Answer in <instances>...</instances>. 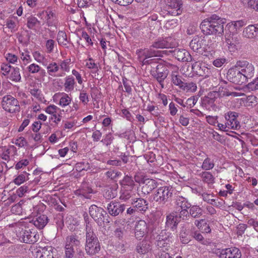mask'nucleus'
<instances>
[{
  "label": "nucleus",
  "instance_id": "11",
  "mask_svg": "<svg viewBox=\"0 0 258 258\" xmlns=\"http://www.w3.org/2000/svg\"><path fill=\"white\" fill-rule=\"evenodd\" d=\"M89 212L91 217L99 226H101L104 222V215H106V213L103 209L93 205L90 207Z\"/></svg>",
  "mask_w": 258,
  "mask_h": 258
},
{
  "label": "nucleus",
  "instance_id": "27",
  "mask_svg": "<svg viewBox=\"0 0 258 258\" xmlns=\"http://www.w3.org/2000/svg\"><path fill=\"white\" fill-rule=\"evenodd\" d=\"M176 217L174 213H171L166 216V226L170 227L173 231L176 228L178 224Z\"/></svg>",
  "mask_w": 258,
  "mask_h": 258
},
{
  "label": "nucleus",
  "instance_id": "48",
  "mask_svg": "<svg viewBox=\"0 0 258 258\" xmlns=\"http://www.w3.org/2000/svg\"><path fill=\"white\" fill-rule=\"evenodd\" d=\"M79 99L84 105H86L89 101L88 95L85 91H82L80 93Z\"/></svg>",
  "mask_w": 258,
  "mask_h": 258
},
{
  "label": "nucleus",
  "instance_id": "21",
  "mask_svg": "<svg viewBox=\"0 0 258 258\" xmlns=\"http://www.w3.org/2000/svg\"><path fill=\"white\" fill-rule=\"evenodd\" d=\"M174 56L179 61H190L191 58L189 53L185 49H175L173 51Z\"/></svg>",
  "mask_w": 258,
  "mask_h": 258
},
{
  "label": "nucleus",
  "instance_id": "51",
  "mask_svg": "<svg viewBox=\"0 0 258 258\" xmlns=\"http://www.w3.org/2000/svg\"><path fill=\"white\" fill-rule=\"evenodd\" d=\"M246 4L248 7L258 11V0H247Z\"/></svg>",
  "mask_w": 258,
  "mask_h": 258
},
{
  "label": "nucleus",
  "instance_id": "24",
  "mask_svg": "<svg viewBox=\"0 0 258 258\" xmlns=\"http://www.w3.org/2000/svg\"><path fill=\"white\" fill-rule=\"evenodd\" d=\"M258 28L254 25H250L246 27L243 31V36L247 38H254L257 35Z\"/></svg>",
  "mask_w": 258,
  "mask_h": 258
},
{
  "label": "nucleus",
  "instance_id": "14",
  "mask_svg": "<svg viewBox=\"0 0 258 258\" xmlns=\"http://www.w3.org/2000/svg\"><path fill=\"white\" fill-rule=\"evenodd\" d=\"M238 116V113L235 112L229 111L225 114V119L228 129L237 130L240 128V123L237 120Z\"/></svg>",
  "mask_w": 258,
  "mask_h": 258
},
{
  "label": "nucleus",
  "instance_id": "10",
  "mask_svg": "<svg viewBox=\"0 0 258 258\" xmlns=\"http://www.w3.org/2000/svg\"><path fill=\"white\" fill-rule=\"evenodd\" d=\"M236 64V67L238 68L247 81L248 79H250L253 76L254 69L251 63L245 60H239L237 61Z\"/></svg>",
  "mask_w": 258,
  "mask_h": 258
},
{
  "label": "nucleus",
  "instance_id": "2",
  "mask_svg": "<svg viewBox=\"0 0 258 258\" xmlns=\"http://www.w3.org/2000/svg\"><path fill=\"white\" fill-rule=\"evenodd\" d=\"M160 15L168 19L169 16H177L182 12V2L181 0H161Z\"/></svg>",
  "mask_w": 258,
  "mask_h": 258
},
{
  "label": "nucleus",
  "instance_id": "34",
  "mask_svg": "<svg viewBox=\"0 0 258 258\" xmlns=\"http://www.w3.org/2000/svg\"><path fill=\"white\" fill-rule=\"evenodd\" d=\"M197 85L196 83L191 82L188 83H183V84L180 87V89L186 92H195L197 90Z\"/></svg>",
  "mask_w": 258,
  "mask_h": 258
},
{
  "label": "nucleus",
  "instance_id": "17",
  "mask_svg": "<svg viewBox=\"0 0 258 258\" xmlns=\"http://www.w3.org/2000/svg\"><path fill=\"white\" fill-rule=\"evenodd\" d=\"M148 232L147 223L144 220L137 222L135 228V235L137 239H141Z\"/></svg>",
  "mask_w": 258,
  "mask_h": 258
},
{
  "label": "nucleus",
  "instance_id": "59",
  "mask_svg": "<svg viewBox=\"0 0 258 258\" xmlns=\"http://www.w3.org/2000/svg\"><path fill=\"white\" fill-rule=\"evenodd\" d=\"M28 189L29 188L27 186H22L17 190L16 194L19 197H21L24 195V193L26 192L28 190Z\"/></svg>",
  "mask_w": 258,
  "mask_h": 258
},
{
  "label": "nucleus",
  "instance_id": "4",
  "mask_svg": "<svg viewBox=\"0 0 258 258\" xmlns=\"http://www.w3.org/2000/svg\"><path fill=\"white\" fill-rule=\"evenodd\" d=\"M172 196V190L168 186H161L158 188L153 195L154 201L159 204H165Z\"/></svg>",
  "mask_w": 258,
  "mask_h": 258
},
{
  "label": "nucleus",
  "instance_id": "1",
  "mask_svg": "<svg viewBox=\"0 0 258 258\" xmlns=\"http://www.w3.org/2000/svg\"><path fill=\"white\" fill-rule=\"evenodd\" d=\"M226 20L216 14H212L204 19L200 25L202 31L208 35L204 37L205 47L203 48L205 55L215 53L214 48L217 46L218 41L224 33V25Z\"/></svg>",
  "mask_w": 258,
  "mask_h": 258
},
{
  "label": "nucleus",
  "instance_id": "41",
  "mask_svg": "<svg viewBox=\"0 0 258 258\" xmlns=\"http://www.w3.org/2000/svg\"><path fill=\"white\" fill-rule=\"evenodd\" d=\"M168 73H164L160 72L157 73V72H152V75L157 80L159 83L163 82L164 80L167 78Z\"/></svg>",
  "mask_w": 258,
  "mask_h": 258
},
{
  "label": "nucleus",
  "instance_id": "39",
  "mask_svg": "<svg viewBox=\"0 0 258 258\" xmlns=\"http://www.w3.org/2000/svg\"><path fill=\"white\" fill-rule=\"evenodd\" d=\"M172 82L173 84L180 89V87L183 84L184 82L182 80V77L177 75L176 73H173L171 75Z\"/></svg>",
  "mask_w": 258,
  "mask_h": 258
},
{
  "label": "nucleus",
  "instance_id": "53",
  "mask_svg": "<svg viewBox=\"0 0 258 258\" xmlns=\"http://www.w3.org/2000/svg\"><path fill=\"white\" fill-rule=\"evenodd\" d=\"M28 70L31 73L35 74L40 71V67L35 63H32L28 67Z\"/></svg>",
  "mask_w": 258,
  "mask_h": 258
},
{
  "label": "nucleus",
  "instance_id": "3",
  "mask_svg": "<svg viewBox=\"0 0 258 258\" xmlns=\"http://www.w3.org/2000/svg\"><path fill=\"white\" fill-rule=\"evenodd\" d=\"M85 250L87 254L93 256L100 250V244L91 227L86 226Z\"/></svg>",
  "mask_w": 258,
  "mask_h": 258
},
{
  "label": "nucleus",
  "instance_id": "25",
  "mask_svg": "<svg viewBox=\"0 0 258 258\" xmlns=\"http://www.w3.org/2000/svg\"><path fill=\"white\" fill-rule=\"evenodd\" d=\"M204 44V39L196 36L190 41L189 46L194 51H198L202 48Z\"/></svg>",
  "mask_w": 258,
  "mask_h": 258
},
{
  "label": "nucleus",
  "instance_id": "64",
  "mask_svg": "<svg viewBox=\"0 0 258 258\" xmlns=\"http://www.w3.org/2000/svg\"><path fill=\"white\" fill-rule=\"evenodd\" d=\"M157 258H172L170 254L167 251L162 250L159 251L158 253Z\"/></svg>",
  "mask_w": 258,
  "mask_h": 258
},
{
  "label": "nucleus",
  "instance_id": "22",
  "mask_svg": "<svg viewBox=\"0 0 258 258\" xmlns=\"http://www.w3.org/2000/svg\"><path fill=\"white\" fill-rule=\"evenodd\" d=\"M34 225L39 229H43L48 222V219L46 215H41L32 220Z\"/></svg>",
  "mask_w": 258,
  "mask_h": 258
},
{
  "label": "nucleus",
  "instance_id": "45",
  "mask_svg": "<svg viewBox=\"0 0 258 258\" xmlns=\"http://www.w3.org/2000/svg\"><path fill=\"white\" fill-rule=\"evenodd\" d=\"M179 217L183 221H189L190 219L189 211L187 209L181 210L179 214Z\"/></svg>",
  "mask_w": 258,
  "mask_h": 258
},
{
  "label": "nucleus",
  "instance_id": "26",
  "mask_svg": "<svg viewBox=\"0 0 258 258\" xmlns=\"http://www.w3.org/2000/svg\"><path fill=\"white\" fill-rule=\"evenodd\" d=\"M190 238L189 230L184 226H182L179 233V238L182 243H189L191 240Z\"/></svg>",
  "mask_w": 258,
  "mask_h": 258
},
{
  "label": "nucleus",
  "instance_id": "12",
  "mask_svg": "<svg viewBox=\"0 0 258 258\" xmlns=\"http://www.w3.org/2000/svg\"><path fill=\"white\" fill-rule=\"evenodd\" d=\"M158 185V182L154 179L148 178L144 181L143 185H140L141 189L139 190L140 196L144 197L150 194L152 191Z\"/></svg>",
  "mask_w": 258,
  "mask_h": 258
},
{
  "label": "nucleus",
  "instance_id": "31",
  "mask_svg": "<svg viewBox=\"0 0 258 258\" xmlns=\"http://www.w3.org/2000/svg\"><path fill=\"white\" fill-rule=\"evenodd\" d=\"M164 28L169 30L178 29L179 28L178 21L177 19H169L166 22Z\"/></svg>",
  "mask_w": 258,
  "mask_h": 258
},
{
  "label": "nucleus",
  "instance_id": "9",
  "mask_svg": "<svg viewBox=\"0 0 258 258\" xmlns=\"http://www.w3.org/2000/svg\"><path fill=\"white\" fill-rule=\"evenodd\" d=\"M214 253L219 258H241L242 255L240 250L235 247L217 249Z\"/></svg>",
  "mask_w": 258,
  "mask_h": 258
},
{
  "label": "nucleus",
  "instance_id": "56",
  "mask_svg": "<svg viewBox=\"0 0 258 258\" xmlns=\"http://www.w3.org/2000/svg\"><path fill=\"white\" fill-rule=\"evenodd\" d=\"M54 41L52 39H49L46 41V48L48 52H51L54 48Z\"/></svg>",
  "mask_w": 258,
  "mask_h": 258
},
{
  "label": "nucleus",
  "instance_id": "30",
  "mask_svg": "<svg viewBox=\"0 0 258 258\" xmlns=\"http://www.w3.org/2000/svg\"><path fill=\"white\" fill-rule=\"evenodd\" d=\"M202 180L208 184H213L214 183L215 178L212 173L210 172L204 171L200 174Z\"/></svg>",
  "mask_w": 258,
  "mask_h": 258
},
{
  "label": "nucleus",
  "instance_id": "35",
  "mask_svg": "<svg viewBox=\"0 0 258 258\" xmlns=\"http://www.w3.org/2000/svg\"><path fill=\"white\" fill-rule=\"evenodd\" d=\"M9 78L11 80L15 82H19L21 80V77L19 69L18 67L13 68V71L11 73Z\"/></svg>",
  "mask_w": 258,
  "mask_h": 258
},
{
  "label": "nucleus",
  "instance_id": "13",
  "mask_svg": "<svg viewBox=\"0 0 258 258\" xmlns=\"http://www.w3.org/2000/svg\"><path fill=\"white\" fill-rule=\"evenodd\" d=\"M81 237L76 234H72L67 237L65 251H69L74 254L73 246H79L81 244Z\"/></svg>",
  "mask_w": 258,
  "mask_h": 258
},
{
  "label": "nucleus",
  "instance_id": "52",
  "mask_svg": "<svg viewBox=\"0 0 258 258\" xmlns=\"http://www.w3.org/2000/svg\"><path fill=\"white\" fill-rule=\"evenodd\" d=\"M122 183L124 184L130 186H133L134 185V181L132 177L131 176H130L128 175H126L124 177L123 180H122Z\"/></svg>",
  "mask_w": 258,
  "mask_h": 258
},
{
  "label": "nucleus",
  "instance_id": "44",
  "mask_svg": "<svg viewBox=\"0 0 258 258\" xmlns=\"http://www.w3.org/2000/svg\"><path fill=\"white\" fill-rule=\"evenodd\" d=\"M39 23V21L34 17H29L27 18V27L29 29H33L37 23Z\"/></svg>",
  "mask_w": 258,
  "mask_h": 258
},
{
  "label": "nucleus",
  "instance_id": "15",
  "mask_svg": "<svg viewBox=\"0 0 258 258\" xmlns=\"http://www.w3.org/2000/svg\"><path fill=\"white\" fill-rule=\"evenodd\" d=\"M107 209L110 215L116 216L125 210V206L118 202L112 201L108 204Z\"/></svg>",
  "mask_w": 258,
  "mask_h": 258
},
{
  "label": "nucleus",
  "instance_id": "57",
  "mask_svg": "<svg viewBox=\"0 0 258 258\" xmlns=\"http://www.w3.org/2000/svg\"><path fill=\"white\" fill-rule=\"evenodd\" d=\"M113 140V137L111 134H108L106 135L105 138L101 141V142L104 143L106 146L110 145Z\"/></svg>",
  "mask_w": 258,
  "mask_h": 258
},
{
  "label": "nucleus",
  "instance_id": "23",
  "mask_svg": "<svg viewBox=\"0 0 258 258\" xmlns=\"http://www.w3.org/2000/svg\"><path fill=\"white\" fill-rule=\"evenodd\" d=\"M133 207L137 211L145 212L148 209L147 201L142 198H138L132 203Z\"/></svg>",
  "mask_w": 258,
  "mask_h": 258
},
{
  "label": "nucleus",
  "instance_id": "20",
  "mask_svg": "<svg viewBox=\"0 0 258 258\" xmlns=\"http://www.w3.org/2000/svg\"><path fill=\"white\" fill-rule=\"evenodd\" d=\"M152 47L149 49H145L142 51V55L145 57L143 60V62L144 64H149L151 63V61L153 59H147V58L154 57V56H161V52L157 50H154L152 48Z\"/></svg>",
  "mask_w": 258,
  "mask_h": 258
},
{
  "label": "nucleus",
  "instance_id": "40",
  "mask_svg": "<svg viewBox=\"0 0 258 258\" xmlns=\"http://www.w3.org/2000/svg\"><path fill=\"white\" fill-rule=\"evenodd\" d=\"M29 174L26 172L19 175L14 180V182L17 185H20L29 179L28 176Z\"/></svg>",
  "mask_w": 258,
  "mask_h": 258
},
{
  "label": "nucleus",
  "instance_id": "18",
  "mask_svg": "<svg viewBox=\"0 0 258 258\" xmlns=\"http://www.w3.org/2000/svg\"><path fill=\"white\" fill-rule=\"evenodd\" d=\"M152 250L151 242L147 239H143L138 242L136 247V251L140 254H145Z\"/></svg>",
  "mask_w": 258,
  "mask_h": 258
},
{
  "label": "nucleus",
  "instance_id": "46",
  "mask_svg": "<svg viewBox=\"0 0 258 258\" xmlns=\"http://www.w3.org/2000/svg\"><path fill=\"white\" fill-rule=\"evenodd\" d=\"M203 199L204 201L207 202V203L213 205L214 206L216 205V203L215 202V200L212 199L213 196L210 194H208L206 193H204L202 194Z\"/></svg>",
  "mask_w": 258,
  "mask_h": 258
},
{
  "label": "nucleus",
  "instance_id": "61",
  "mask_svg": "<svg viewBox=\"0 0 258 258\" xmlns=\"http://www.w3.org/2000/svg\"><path fill=\"white\" fill-rule=\"evenodd\" d=\"M247 87L251 90H256L258 89V78H256L252 82L249 83Z\"/></svg>",
  "mask_w": 258,
  "mask_h": 258
},
{
  "label": "nucleus",
  "instance_id": "47",
  "mask_svg": "<svg viewBox=\"0 0 258 258\" xmlns=\"http://www.w3.org/2000/svg\"><path fill=\"white\" fill-rule=\"evenodd\" d=\"M258 98L254 95L247 96L246 103L249 106H254L257 104Z\"/></svg>",
  "mask_w": 258,
  "mask_h": 258
},
{
  "label": "nucleus",
  "instance_id": "49",
  "mask_svg": "<svg viewBox=\"0 0 258 258\" xmlns=\"http://www.w3.org/2000/svg\"><path fill=\"white\" fill-rule=\"evenodd\" d=\"M71 101V98L69 97L68 95L65 94V95L61 97L59 101V104L62 106H65L69 105Z\"/></svg>",
  "mask_w": 258,
  "mask_h": 258
},
{
  "label": "nucleus",
  "instance_id": "50",
  "mask_svg": "<svg viewBox=\"0 0 258 258\" xmlns=\"http://www.w3.org/2000/svg\"><path fill=\"white\" fill-rule=\"evenodd\" d=\"M106 176L111 179H114L121 175V172L110 170L106 173Z\"/></svg>",
  "mask_w": 258,
  "mask_h": 258
},
{
  "label": "nucleus",
  "instance_id": "33",
  "mask_svg": "<svg viewBox=\"0 0 258 258\" xmlns=\"http://www.w3.org/2000/svg\"><path fill=\"white\" fill-rule=\"evenodd\" d=\"M192 71L200 76H203L206 74L201 67V63L199 61L195 62L192 64Z\"/></svg>",
  "mask_w": 258,
  "mask_h": 258
},
{
  "label": "nucleus",
  "instance_id": "58",
  "mask_svg": "<svg viewBox=\"0 0 258 258\" xmlns=\"http://www.w3.org/2000/svg\"><path fill=\"white\" fill-rule=\"evenodd\" d=\"M6 58L9 62L14 63L17 61L18 57L15 54L9 53L6 54Z\"/></svg>",
  "mask_w": 258,
  "mask_h": 258
},
{
  "label": "nucleus",
  "instance_id": "54",
  "mask_svg": "<svg viewBox=\"0 0 258 258\" xmlns=\"http://www.w3.org/2000/svg\"><path fill=\"white\" fill-rule=\"evenodd\" d=\"M147 178L144 176L143 174H137L134 176V179L135 181L141 184V185H143L144 183V181H145L146 179Z\"/></svg>",
  "mask_w": 258,
  "mask_h": 258
},
{
  "label": "nucleus",
  "instance_id": "42",
  "mask_svg": "<svg viewBox=\"0 0 258 258\" xmlns=\"http://www.w3.org/2000/svg\"><path fill=\"white\" fill-rule=\"evenodd\" d=\"M59 66L55 62L50 63L47 67V70L48 73L50 76H53V73H55L57 72L59 70Z\"/></svg>",
  "mask_w": 258,
  "mask_h": 258
},
{
  "label": "nucleus",
  "instance_id": "6",
  "mask_svg": "<svg viewBox=\"0 0 258 258\" xmlns=\"http://www.w3.org/2000/svg\"><path fill=\"white\" fill-rule=\"evenodd\" d=\"M3 109L10 113L18 112L20 110L19 101L10 95L5 96L2 102Z\"/></svg>",
  "mask_w": 258,
  "mask_h": 258
},
{
  "label": "nucleus",
  "instance_id": "29",
  "mask_svg": "<svg viewBox=\"0 0 258 258\" xmlns=\"http://www.w3.org/2000/svg\"><path fill=\"white\" fill-rule=\"evenodd\" d=\"M189 215L191 218H198L201 217L202 214V209L199 206L194 205L189 208Z\"/></svg>",
  "mask_w": 258,
  "mask_h": 258
},
{
  "label": "nucleus",
  "instance_id": "16",
  "mask_svg": "<svg viewBox=\"0 0 258 258\" xmlns=\"http://www.w3.org/2000/svg\"><path fill=\"white\" fill-rule=\"evenodd\" d=\"M225 43L230 52H235L239 44V38L233 34H229L225 36Z\"/></svg>",
  "mask_w": 258,
  "mask_h": 258
},
{
  "label": "nucleus",
  "instance_id": "28",
  "mask_svg": "<svg viewBox=\"0 0 258 258\" xmlns=\"http://www.w3.org/2000/svg\"><path fill=\"white\" fill-rule=\"evenodd\" d=\"M175 205L180 207L181 210L188 209L190 207L191 205L188 202V200L182 197L178 196L175 199Z\"/></svg>",
  "mask_w": 258,
  "mask_h": 258
},
{
  "label": "nucleus",
  "instance_id": "32",
  "mask_svg": "<svg viewBox=\"0 0 258 258\" xmlns=\"http://www.w3.org/2000/svg\"><path fill=\"white\" fill-rule=\"evenodd\" d=\"M75 80L73 77L69 76L66 78L64 86L65 91L67 92L71 91L74 89Z\"/></svg>",
  "mask_w": 258,
  "mask_h": 258
},
{
  "label": "nucleus",
  "instance_id": "7",
  "mask_svg": "<svg viewBox=\"0 0 258 258\" xmlns=\"http://www.w3.org/2000/svg\"><path fill=\"white\" fill-rule=\"evenodd\" d=\"M170 235L169 233H167L166 230H163L157 236L156 245L159 251H168L170 248L171 243L170 240Z\"/></svg>",
  "mask_w": 258,
  "mask_h": 258
},
{
  "label": "nucleus",
  "instance_id": "60",
  "mask_svg": "<svg viewBox=\"0 0 258 258\" xmlns=\"http://www.w3.org/2000/svg\"><path fill=\"white\" fill-rule=\"evenodd\" d=\"M1 70L4 72L3 74L4 75H6L11 71L12 68L8 64L2 63L1 66Z\"/></svg>",
  "mask_w": 258,
  "mask_h": 258
},
{
  "label": "nucleus",
  "instance_id": "43",
  "mask_svg": "<svg viewBox=\"0 0 258 258\" xmlns=\"http://www.w3.org/2000/svg\"><path fill=\"white\" fill-rule=\"evenodd\" d=\"M103 196L106 199H113L116 196V191L112 188H108L106 189Z\"/></svg>",
  "mask_w": 258,
  "mask_h": 258
},
{
  "label": "nucleus",
  "instance_id": "8",
  "mask_svg": "<svg viewBox=\"0 0 258 258\" xmlns=\"http://www.w3.org/2000/svg\"><path fill=\"white\" fill-rule=\"evenodd\" d=\"M18 235L21 241L26 243H34L39 239V235L36 233L35 230L26 228H22Z\"/></svg>",
  "mask_w": 258,
  "mask_h": 258
},
{
  "label": "nucleus",
  "instance_id": "55",
  "mask_svg": "<svg viewBox=\"0 0 258 258\" xmlns=\"http://www.w3.org/2000/svg\"><path fill=\"white\" fill-rule=\"evenodd\" d=\"M226 61V59L225 58H218L213 61V64L215 67L220 68L225 63Z\"/></svg>",
  "mask_w": 258,
  "mask_h": 258
},
{
  "label": "nucleus",
  "instance_id": "37",
  "mask_svg": "<svg viewBox=\"0 0 258 258\" xmlns=\"http://www.w3.org/2000/svg\"><path fill=\"white\" fill-rule=\"evenodd\" d=\"M56 252V249L51 246L43 247V258H54V253Z\"/></svg>",
  "mask_w": 258,
  "mask_h": 258
},
{
  "label": "nucleus",
  "instance_id": "19",
  "mask_svg": "<svg viewBox=\"0 0 258 258\" xmlns=\"http://www.w3.org/2000/svg\"><path fill=\"white\" fill-rule=\"evenodd\" d=\"M172 39L171 37L166 38L165 39H159L154 42L151 47L156 48H172L175 46V44L172 43Z\"/></svg>",
  "mask_w": 258,
  "mask_h": 258
},
{
  "label": "nucleus",
  "instance_id": "36",
  "mask_svg": "<svg viewBox=\"0 0 258 258\" xmlns=\"http://www.w3.org/2000/svg\"><path fill=\"white\" fill-rule=\"evenodd\" d=\"M214 163L212 160L209 157H206L202 164V168L205 170H209L214 167Z\"/></svg>",
  "mask_w": 258,
  "mask_h": 258
},
{
  "label": "nucleus",
  "instance_id": "5",
  "mask_svg": "<svg viewBox=\"0 0 258 258\" xmlns=\"http://www.w3.org/2000/svg\"><path fill=\"white\" fill-rule=\"evenodd\" d=\"M226 77L230 82L239 85L245 83L247 81L244 76H243V74L239 71L238 68L236 67V64L234 67L229 69Z\"/></svg>",
  "mask_w": 258,
  "mask_h": 258
},
{
  "label": "nucleus",
  "instance_id": "63",
  "mask_svg": "<svg viewBox=\"0 0 258 258\" xmlns=\"http://www.w3.org/2000/svg\"><path fill=\"white\" fill-rule=\"evenodd\" d=\"M247 224L249 226H252L254 230L258 232V222L257 221H256L253 218H250L248 219Z\"/></svg>",
  "mask_w": 258,
  "mask_h": 258
},
{
  "label": "nucleus",
  "instance_id": "38",
  "mask_svg": "<svg viewBox=\"0 0 258 258\" xmlns=\"http://www.w3.org/2000/svg\"><path fill=\"white\" fill-rule=\"evenodd\" d=\"M58 43L62 45L66 46L68 44V41L66 33L62 31H60L57 34V37Z\"/></svg>",
  "mask_w": 258,
  "mask_h": 258
},
{
  "label": "nucleus",
  "instance_id": "62",
  "mask_svg": "<svg viewBox=\"0 0 258 258\" xmlns=\"http://www.w3.org/2000/svg\"><path fill=\"white\" fill-rule=\"evenodd\" d=\"M29 164V161L27 159H23L18 162L15 168L16 169H19L22 168L23 166H26Z\"/></svg>",
  "mask_w": 258,
  "mask_h": 258
}]
</instances>
